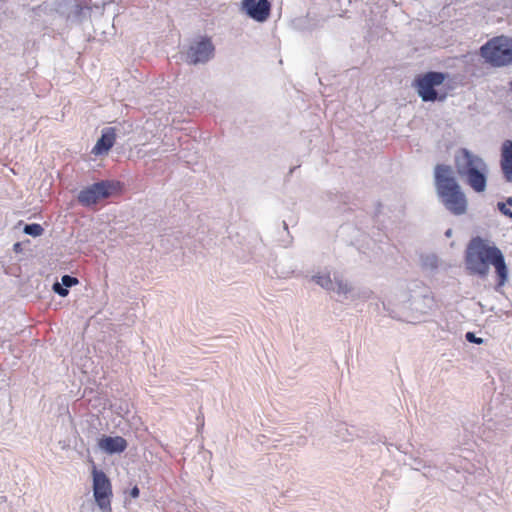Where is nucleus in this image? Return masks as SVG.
Wrapping results in <instances>:
<instances>
[{
	"instance_id": "nucleus-12",
	"label": "nucleus",
	"mask_w": 512,
	"mask_h": 512,
	"mask_svg": "<svg viewBox=\"0 0 512 512\" xmlns=\"http://www.w3.org/2000/svg\"><path fill=\"white\" fill-rule=\"evenodd\" d=\"M98 447L110 455L122 453L127 448V441L121 436H103L98 441Z\"/></svg>"
},
{
	"instance_id": "nucleus-18",
	"label": "nucleus",
	"mask_w": 512,
	"mask_h": 512,
	"mask_svg": "<svg viewBox=\"0 0 512 512\" xmlns=\"http://www.w3.org/2000/svg\"><path fill=\"white\" fill-rule=\"evenodd\" d=\"M497 207L503 215L512 218V197L507 198L505 202H498Z\"/></svg>"
},
{
	"instance_id": "nucleus-22",
	"label": "nucleus",
	"mask_w": 512,
	"mask_h": 512,
	"mask_svg": "<svg viewBox=\"0 0 512 512\" xmlns=\"http://www.w3.org/2000/svg\"><path fill=\"white\" fill-rule=\"evenodd\" d=\"M139 493H140L139 488H138L137 486H134V487L130 490L129 495H130V497H132V498H137V497L139 496Z\"/></svg>"
},
{
	"instance_id": "nucleus-5",
	"label": "nucleus",
	"mask_w": 512,
	"mask_h": 512,
	"mask_svg": "<svg viewBox=\"0 0 512 512\" xmlns=\"http://www.w3.org/2000/svg\"><path fill=\"white\" fill-rule=\"evenodd\" d=\"M445 78L446 75L444 73L436 71H430L419 76L414 82L419 97L424 102L443 101L445 95L439 97L435 87L441 85Z\"/></svg>"
},
{
	"instance_id": "nucleus-24",
	"label": "nucleus",
	"mask_w": 512,
	"mask_h": 512,
	"mask_svg": "<svg viewBox=\"0 0 512 512\" xmlns=\"http://www.w3.org/2000/svg\"><path fill=\"white\" fill-rule=\"evenodd\" d=\"M451 234H452V230H451V229H448V230L445 232V235H446L447 237H450V236H451Z\"/></svg>"
},
{
	"instance_id": "nucleus-16",
	"label": "nucleus",
	"mask_w": 512,
	"mask_h": 512,
	"mask_svg": "<svg viewBox=\"0 0 512 512\" xmlns=\"http://www.w3.org/2000/svg\"><path fill=\"white\" fill-rule=\"evenodd\" d=\"M335 277H340L339 275H334L333 279L328 272H319L312 276V281H314L317 285L325 289L329 292H335L337 289V285L335 284Z\"/></svg>"
},
{
	"instance_id": "nucleus-8",
	"label": "nucleus",
	"mask_w": 512,
	"mask_h": 512,
	"mask_svg": "<svg viewBox=\"0 0 512 512\" xmlns=\"http://www.w3.org/2000/svg\"><path fill=\"white\" fill-rule=\"evenodd\" d=\"M335 284L337 285L336 294L339 296V301L365 302L373 295V291L367 287L353 286L349 281L342 277H335Z\"/></svg>"
},
{
	"instance_id": "nucleus-21",
	"label": "nucleus",
	"mask_w": 512,
	"mask_h": 512,
	"mask_svg": "<svg viewBox=\"0 0 512 512\" xmlns=\"http://www.w3.org/2000/svg\"><path fill=\"white\" fill-rule=\"evenodd\" d=\"M465 338L468 342L474 343V344H482L484 340L480 337H477L473 332H467L465 335Z\"/></svg>"
},
{
	"instance_id": "nucleus-2",
	"label": "nucleus",
	"mask_w": 512,
	"mask_h": 512,
	"mask_svg": "<svg viewBox=\"0 0 512 512\" xmlns=\"http://www.w3.org/2000/svg\"><path fill=\"white\" fill-rule=\"evenodd\" d=\"M434 184L443 206L452 214L460 216L467 211V198L457 182L451 166L438 164L434 169Z\"/></svg>"
},
{
	"instance_id": "nucleus-11",
	"label": "nucleus",
	"mask_w": 512,
	"mask_h": 512,
	"mask_svg": "<svg viewBox=\"0 0 512 512\" xmlns=\"http://www.w3.org/2000/svg\"><path fill=\"white\" fill-rule=\"evenodd\" d=\"M241 10L249 18L262 23L270 16L271 3L268 0H242Z\"/></svg>"
},
{
	"instance_id": "nucleus-7",
	"label": "nucleus",
	"mask_w": 512,
	"mask_h": 512,
	"mask_svg": "<svg viewBox=\"0 0 512 512\" xmlns=\"http://www.w3.org/2000/svg\"><path fill=\"white\" fill-rule=\"evenodd\" d=\"M411 302L412 297L406 292H401L390 297L387 301H383L382 304L391 318L412 322Z\"/></svg>"
},
{
	"instance_id": "nucleus-9",
	"label": "nucleus",
	"mask_w": 512,
	"mask_h": 512,
	"mask_svg": "<svg viewBox=\"0 0 512 512\" xmlns=\"http://www.w3.org/2000/svg\"><path fill=\"white\" fill-rule=\"evenodd\" d=\"M112 185L108 181H100L81 190L78 201L84 206L96 204L99 200L110 196Z\"/></svg>"
},
{
	"instance_id": "nucleus-23",
	"label": "nucleus",
	"mask_w": 512,
	"mask_h": 512,
	"mask_svg": "<svg viewBox=\"0 0 512 512\" xmlns=\"http://www.w3.org/2000/svg\"><path fill=\"white\" fill-rule=\"evenodd\" d=\"M437 474H438V472H437V471H435V473H430V472H429V474H428V473H424V476L432 477V478H436V477H437Z\"/></svg>"
},
{
	"instance_id": "nucleus-25",
	"label": "nucleus",
	"mask_w": 512,
	"mask_h": 512,
	"mask_svg": "<svg viewBox=\"0 0 512 512\" xmlns=\"http://www.w3.org/2000/svg\"><path fill=\"white\" fill-rule=\"evenodd\" d=\"M510 91L512 92V80L509 83Z\"/></svg>"
},
{
	"instance_id": "nucleus-3",
	"label": "nucleus",
	"mask_w": 512,
	"mask_h": 512,
	"mask_svg": "<svg viewBox=\"0 0 512 512\" xmlns=\"http://www.w3.org/2000/svg\"><path fill=\"white\" fill-rule=\"evenodd\" d=\"M455 168L458 175L477 193L487 187L488 165L478 155L461 148L455 155Z\"/></svg>"
},
{
	"instance_id": "nucleus-10",
	"label": "nucleus",
	"mask_w": 512,
	"mask_h": 512,
	"mask_svg": "<svg viewBox=\"0 0 512 512\" xmlns=\"http://www.w3.org/2000/svg\"><path fill=\"white\" fill-rule=\"evenodd\" d=\"M214 52V46L209 39H202L190 45L185 60L189 64L197 65L208 62Z\"/></svg>"
},
{
	"instance_id": "nucleus-14",
	"label": "nucleus",
	"mask_w": 512,
	"mask_h": 512,
	"mask_svg": "<svg viewBox=\"0 0 512 512\" xmlns=\"http://www.w3.org/2000/svg\"><path fill=\"white\" fill-rule=\"evenodd\" d=\"M501 169L507 182L512 183V141L506 140L502 145Z\"/></svg>"
},
{
	"instance_id": "nucleus-4",
	"label": "nucleus",
	"mask_w": 512,
	"mask_h": 512,
	"mask_svg": "<svg viewBox=\"0 0 512 512\" xmlns=\"http://www.w3.org/2000/svg\"><path fill=\"white\" fill-rule=\"evenodd\" d=\"M481 56L493 67L512 64V38L497 36L487 41L480 49Z\"/></svg>"
},
{
	"instance_id": "nucleus-6",
	"label": "nucleus",
	"mask_w": 512,
	"mask_h": 512,
	"mask_svg": "<svg viewBox=\"0 0 512 512\" xmlns=\"http://www.w3.org/2000/svg\"><path fill=\"white\" fill-rule=\"evenodd\" d=\"M93 496L102 512L111 511L112 486L109 478L102 470L96 468L92 471Z\"/></svg>"
},
{
	"instance_id": "nucleus-19",
	"label": "nucleus",
	"mask_w": 512,
	"mask_h": 512,
	"mask_svg": "<svg viewBox=\"0 0 512 512\" xmlns=\"http://www.w3.org/2000/svg\"><path fill=\"white\" fill-rule=\"evenodd\" d=\"M66 288H70L76 284H78V279L76 277L70 275H63L60 282Z\"/></svg>"
},
{
	"instance_id": "nucleus-17",
	"label": "nucleus",
	"mask_w": 512,
	"mask_h": 512,
	"mask_svg": "<svg viewBox=\"0 0 512 512\" xmlns=\"http://www.w3.org/2000/svg\"><path fill=\"white\" fill-rule=\"evenodd\" d=\"M23 232L32 237L41 236L44 232L43 227L38 223L26 224L23 228Z\"/></svg>"
},
{
	"instance_id": "nucleus-15",
	"label": "nucleus",
	"mask_w": 512,
	"mask_h": 512,
	"mask_svg": "<svg viewBox=\"0 0 512 512\" xmlns=\"http://www.w3.org/2000/svg\"><path fill=\"white\" fill-rule=\"evenodd\" d=\"M432 298L429 296H417L412 298V322L418 320L431 309Z\"/></svg>"
},
{
	"instance_id": "nucleus-13",
	"label": "nucleus",
	"mask_w": 512,
	"mask_h": 512,
	"mask_svg": "<svg viewBox=\"0 0 512 512\" xmlns=\"http://www.w3.org/2000/svg\"><path fill=\"white\" fill-rule=\"evenodd\" d=\"M116 139V128L107 127L102 130L101 137L97 140L95 146L92 149V153L95 155H102L107 153L115 143Z\"/></svg>"
},
{
	"instance_id": "nucleus-1",
	"label": "nucleus",
	"mask_w": 512,
	"mask_h": 512,
	"mask_svg": "<svg viewBox=\"0 0 512 512\" xmlns=\"http://www.w3.org/2000/svg\"><path fill=\"white\" fill-rule=\"evenodd\" d=\"M465 262L471 274L482 278L488 275L489 264H492L498 276V286H503L508 280V268L501 250L496 246L488 245L480 237L471 240Z\"/></svg>"
},
{
	"instance_id": "nucleus-20",
	"label": "nucleus",
	"mask_w": 512,
	"mask_h": 512,
	"mask_svg": "<svg viewBox=\"0 0 512 512\" xmlns=\"http://www.w3.org/2000/svg\"><path fill=\"white\" fill-rule=\"evenodd\" d=\"M53 291L61 297L68 295L69 290L59 282H55L52 286Z\"/></svg>"
}]
</instances>
